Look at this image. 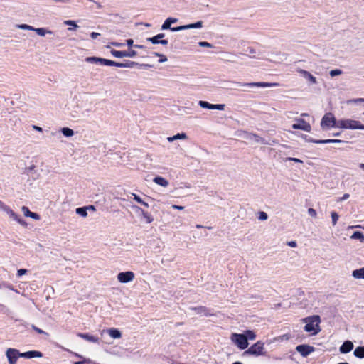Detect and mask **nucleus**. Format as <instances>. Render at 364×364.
Masks as SVG:
<instances>
[{
	"instance_id": "obj_1",
	"label": "nucleus",
	"mask_w": 364,
	"mask_h": 364,
	"mask_svg": "<svg viewBox=\"0 0 364 364\" xmlns=\"http://www.w3.org/2000/svg\"><path fill=\"white\" fill-rule=\"evenodd\" d=\"M302 322L306 324L304 328V331L309 333L311 336H315L320 332L321 328L319 324L321 323V318L319 316L314 315L304 318H302Z\"/></svg>"
},
{
	"instance_id": "obj_2",
	"label": "nucleus",
	"mask_w": 364,
	"mask_h": 364,
	"mask_svg": "<svg viewBox=\"0 0 364 364\" xmlns=\"http://www.w3.org/2000/svg\"><path fill=\"white\" fill-rule=\"evenodd\" d=\"M337 127L345 129H363L364 130V124H362L359 121L345 119H341L337 122Z\"/></svg>"
},
{
	"instance_id": "obj_3",
	"label": "nucleus",
	"mask_w": 364,
	"mask_h": 364,
	"mask_svg": "<svg viewBox=\"0 0 364 364\" xmlns=\"http://www.w3.org/2000/svg\"><path fill=\"white\" fill-rule=\"evenodd\" d=\"M244 355H251L254 356L265 355L264 343L262 341H257L246 350Z\"/></svg>"
},
{
	"instance_id": "obj_4",
	"label": "nucleus",
	"mask_w": 364,
	"mask_h": 364,
	"mask_svg": "<svg viewBox=\"0 0 364 364\" xmlns=\"http://www.w3.org/2000/svg\"><path fill=\"white\" fill-rule=\"evenodd\" d=\"M337 122L333 113L328 112L321 119V127L323 130H328L332 127H337Z\"/></svg>"
},
{
	"instance_id": "obj_5",
	"label": "nucleus",
	"mask_w": 364,
	"mask_h": 364,
	"mask_svg": "<svg viewBox=\"0 0 364 364\" xmlns=\"http://www.w3.org/2000/svg\"><path fill=\"white\" fill-rule=\"evenodd\" d=\"M230 339L241 350H245L248 347V341H247V338L243 333H233Z\"/></svg>"
},
{
	"instance_id": "obj_6",
	"label": "nucleus",
	"mask_w": 364,
	"mask_h": 364,
	"mask_svg": "<svg viewBox=\"0 0 364 364\" xmlns=\"http://www.w3.org/2000/svg\"><path fill=\"white\" fill-rule=\"evenodd\" d=\"M16 27L21 30L35 31L40 36H45L46 34H53V32L46 28H34L28 24H16Z\"/></svg>"
},
{
	"instance_id": "obj_7",
	"label": "nucleus",
	"mask_w": 364,
	"mask_h": 364,
	"mask_svg": "<svg viewBox=\"0 0 364 364\" xmlns=\"http://www.w3.org/2000/svg\"><path fill=\"white\" fill-rule=\"evenodd\" d=\"M6 356L9 364H16L18 358L21 357V353L16 348H8L6 351Z\"/></svg>"
},
{
	"instance_id": "obj_8",
	"label": "nucleus",
	"mask_w": 364,
	"mask_h": 364,
	"mask_svg": "<svg viewBox=\"0 0 364 364\" xmlns=\"http://www.w3.org/2000/svg\"><path fill=\"white\" fill-rule=\"evenodd\" d=\"M237 85L243 87H277L279 85L278 83L276 82H246V83H241V82H236Z\"/></svg>"
},
{
	"instance_id": "obj_9",
	"label": "nucleus",
	"mask_w": 364,
	"mask_h": 364,
	"mask_svg": "<svg viewBox=\"0 0 364 364\" xmlns=\"http://www.w3.org/2000/svg\"><path fill=\"white\" fill-rule=\"evenodd\" d=\"M134 273L131 271L119 272L117 274V279L121 283H128L134 279Z\"/></svg>"
},
{
	"instance_id": "obj_10",
	"label": "nucleus",
	"mask_w": 364,
	"mask_h": 364,
	"mask_svg": "<svg viewBox=\"0 0 364 364\" xmlns=\"http://www.w3.org/2000/svg\"><path fill=\"white\" fill-rule=\"evenodd\" d=\"M111 54L115 57V58H134L136 55V52L134 50H129L127 51H121V50H112Z\"/></svg>"
},
{
	"instance_id": "obj_11",
	"label": "nucleus",
	"mask_w": 364,
	"mask_h": 364,
	"mask_svg": "<svg viewBox=\"0 0 364 364\" xmlns=\"http://www.w3.org/2000/svg\"><path fill=\"white\" fill-rule=\"evenodd\" d=\"M203 21H199L194 23L180 26L178 27H172L171 28V31L176 32V31H183V30H187V29H191V28H201L203 27Z\"/></svg>"
},
{
	"instance_id": "obj_12",
	"label": "nucleus",
	"mask_w": 364,
	"mask_h": 364,
	"mask_svg": "<svg viewBox=\"0 0 364 364\" xmlns=\"http://www.w3.org/2000/svg\"><path fill=\"white\" fill-rule=\"evenodd\" d=\"M297 123L292 124V128L294 129H301L308 132L311 130V127L309 123L306 122L303 119H296Z\"/></svg>"
},
{
	"instance_id": "obj_13",
	"label": "nucleus",
	"mask_w": 364,
	"mask_h": 364,
	"mask_svg": "<svg viewBox=\"0 0 364 364\" xmlns=\"http://www.w3.org/2000/svg\"><path fill=\"white\" fill-rule=\"evenodd\" d=\"M296 350L298 353L301 354L303 357H307L311 353H313L315 350L314 347L309 346V345H299L296 347Z\"/></svg>"
},
{
	"instance_id": "obj_14",
	"label": "nucleus",
	"mask_w": 364,
	"mask_h": 364,
	"mask_svg": "<svg viewBox=\"0 0 364 364\" xmlns=\"http://www.w3.org/2000/svg\"><path fill=\"white\" fill-rule=\"evenodd\" d=\"M198 105L202 108L208 109L224 110L225 107V105L224 104L213 105L203 100H200L198 102Z\"/></svg>"
},
{
	"instance_id": "obj_15",
	"label": "nucleus",
	"mask_w": 364,
	"mask_h": 364,
	"mask_svg": "<svg viewBox=\"0 0 364 364\" xmlns=\"http://www.w3.org/2000/svg\"><path fill=\"white\" fill-rule=\"evenodd\" d=\"M104 333H108L109 336L114 339H118L122 337V333L120 331L114 328L103 329L100 331V334L102 336L104 334Z\"/></svg>"
},
{
	"instance_id": "obj_16",
	"label": "nucleus",
	"mask_w": 364,
	"mask_h": 364,
	"mask_svg": "<svg viewBox=\"0 0 364 364\" xmlns=\"http://www.w3.org/2000/svg\"><path fill=\"white\" fill-rule=\"evenodd\" d=\"M4 211L9 215V216L11 218L16 220L21 225H26V223L23 219H21L16 213H14L9 207L6 208Z\"/></svg>"
},
{
	"instance_id": "obj_17",
	"label": "nucleus",
	"mask_w": 364,
	"mask_h": 364,
	"mask_svg": "<svg viewBox=\"0 0 364 364\" xmlns=\"http://www.w3.org/2000/svg\"><path fill=\"white\" fill-rule=\"evenodd\" d=\"M296 71L301 75H302V76L307 79L311 83L317 84L316 78L314 76H313L309 72L301 68H298Z\"/></svg>"
},
{
	"instance_id": "obj_18",
	"label": "nucleus",
	"mask_w": 364,
	"mask_h": 364,
	"mask_svg": "<svg viewBox=\"0 0 364 364\" xmlns=\"http://www.w3.org/2000/svg\"><path fill=\"white\" fill-rule=\"evenodd\" d=\"M138 65H139L141 67H150V65L148 64L139 65L136 62L129 61V60H127L124 63H118V64H117L118 68H134V67L138 66Z\"/></svg>"
},
{
	"instance_id": "obj_19",
	"label": "nucleus",
	"mask_w": 364,
	"mask_h": 364,
	"mask_svg": "<svg viewBox=\"0 0 364 364\" xmlns=\"http://www.w3.org/2000/svg\"><path fill=\"white\" fill-rule=\"evenodd\" d=\"M43 356V354L40 351L37 350H31L27 351L25 353H21V358L31 359L33 358H41Z\"/></svg>"
},
{
	"instance_id": "obj_20",
	"label": "nucleus",
	"mask_w": 364,
	"mask_h": 364,
	"mask_svg": "<svg viewBox=\"0 0 364 364\" xmlns=\"http://www.w3.org/2000/svg\"><path fill=\"white\" fill-rule=\"evenodd\" d=\"M77 336L91 343H99V338L89 333H78Z\"/></svg>"
},
{
	"instance_id": "obj_21",
	"label": "nucleus",
	"mask_w": 364,
	"mask_h": 364,
	"mask_svg": "<svg viewBox=\"0 0 364 364\" xmlns=\"http://www.w3.org/2000/svg\"><path fill=\"white\" fill-rule=\"evenodd\" d=\"M353 348V344L351 341H345L340 347V352L341 353H348Z\"/></svg>"
},
{
	"instance_id": "obj_22",
	"label": "nucleus",
	"mask_w": 364,
	"mask_h": 364,
	"mask_svg": "<svg viewBox=\"0 0 364 364\" xmlns=\"http://www.w3.org/2000/svg\"><path fill=\"white\" fill-rule=\"evenodd\" d=\"M153 181L156 184L161 186L162 187H167L169 184L168 181L166 178L159 176L154 177Z\"/></svg>"
},
{
	"instance_id": "obj_23",
	"label": "nucleus",
	"mask_w": 364,
	"mask_h": 364,
	"mask_svg": "<svg viewBox=\"0 0 364 364\" xmlns=\"http://www.w3.org/2000/svg\"><path fill=\"white\" fill-rule=\"evenodd\" d=\"M177 21H178L177 18H168L162 24L161 29L162 30H167V29L171 30V28H172V27H171V23H176Z\"/></svg>"
},
{
	"instance_id": "obj_24",
	"label": "nucleus",
	"mask_w": 364,
	"mask_h": 364,
	"mask_svg": "<svg viewBox=\"0 0 364 364\" xmlns=\"http://www.w3.org/2000/svg\"><path fill=\"white\" fill-rule=\"evenodd\" d=\"M188 138L187 134L184 132L182 133H178L177 134L173 136H168L167 138L168 141L173 142L175 140L177 139H186Z\"/></svg>"
},
{
	"instance_id": "obj_25",
	"label": "nucleus",
	"mask_w": 364,
	"mask_h": 364,
	"mask_svg": "<svg viewBox=\"0 0 364 364\" xmlns=\"http://www.w3.org/2000/svg\"><path fill=\"white\" fill-rule=\"evenodd\" d=\"M250 140H252L256 143H260V144H266V141L265 140L262 138L261 136L257 135V134H249V136L248 138Z\"/></svg>"
},
{
	"instance_id": "obj_26",
	"label": "nucleus",
	"mask_w": 364,
	"mask_h": 364,
	"mask_svg": "<svg viewBox=\"0 0 364 364\" xmlns=\"http://www.w3.org/2000/svg\"><path fill=\"white\" fill-rule=\"evenodd\" d=\"M164 33H159L155 36L147 38V41L151 42L153 44H159V40L164 37Z\"/></svg>"
},
{
	"instance_id": "obj_27",
	"label": "nucleus",
	"mask_w": 364,
	"mask_h": 364,
	"mask_svg": "<svg viewBox=\"0 0 364 364\" xmlns=\"http://www.w3.org/2000/svg\"><path fill=\"white\" fill-rule=\"evenodd\" d=\"M352 275L355 279H364V267L353 270Z\"/></svg>"
},
{
	"instance_id": "obj_28",
	"label": "nucleus",
	"mask_w": 364,
	"mask_h": 364,
	"mask_svg": "<svg viewBox=\"0 0 364 364\" xmlns=\"http://www.w3.org/2000/svg\"><path fill=\"white\" fill-rule=\"evenodd\" d=\"M85 60L92 64H102V58L99 57H87Z\"/></svg>"
},
{
	"instance_id": "obj_29",
	"label": "nucleus",
	"mask_w": 364,
	"mask_h": 364,
	"mask_svg": "<svg viewBox=\"0 0 364 364\" xmlns=\"http://www.w3.org/2000/svg\"><path fill=\"white\" fill-rule=\"evenodd\" d=\"M317 142L318 144H341L344 141L341 139H319Z\"/></svg>"
},
{
	"instance_id": "obj_30",
	"label": "nucleus",
	"mask_w": 364,
	"mask_h": 364,
	"mask_svg": "<svg viewBox=\"0 0 364 364\" xmlns=\"http://www.w3.org/2000/svg\"><path fill=\"white\" fill-rule=\"evenodd\" d=\"M354 355L359 358H364V347H357L353 353Z\"/></svg>"
},
{
	"instance_id": "obj_31",
	"label": "nucleus",
	"mask_w": 364,
	"mask_h": 364,
	"mask_svg": "<svg viewBox=\"0 0 364 364\" xmlns=\"http://www.w3.org/2000/svg\"><path fill=\"white\" fill-rule=\"evenodd\" d=\"M191 309L195 311L197 314L208 315V310L203 306L193 307Z\"/></svg>"
},
{
	"instance_id": "obj_32",
	"label": "nucleus",
	"mask_w": 364,
	"mask_h": 364,
	"mask_svg": "<svg viewBox=\"0 0 364 364\" xmlns=\"http://www.w3.org/2000/svg\"><path fill=\"white\" fill-rule=\"evenodd\" d=\"M351 239L358 240L361 242H364V234L361 232L356 231L350 236Z\"/></svg>"
},
{
	"instance_id": "obj_33",
	"label": "nucleus",
	"mask_w": 364,
	"mask_h": 364,
	"mask_svg": "<svg viewBox=\"0 0 364 364\" xmlns=\"http://www.w3.org/2000/svg\"><path fill=\"white\" fill-rule=\"evenodd\" d=\"M60 132L66 137H70V136H72L74 135L73 130L71 129L70 128H68V127H63V128H62L60 129Z\"/></svg>"
},
{
	"instance_id": "obj_34",
	"label": "nucleus",
	"mask_w": 364,
	"mask_h": 364,
	"mask_svg": "<svg viewBox=\"0 0 364 364\" xmlns=\"http://www.w3.org/2000/svg\"><path fill=\"white\" fill-rule=\"evenodd\" d=\"M132 196H133V198L134 200H136L137 203L141 204L142 205L148 208L149 204L146 201H144L140 196L135 193H132Z\"/></svg>"
},
{
	"instance_id": "obj_35",
	"label": "nucleus",
	"mask_w": 364,
	"mask_h": 364,
	"mask_svg": "<svg viewBox=\"0 0 364 364\" xmlns=\"http://www.w3.org/2000/svg\"><path fill=\"white\" fill-rule=\"evenodd\" d=\"M117 64H118L117 62H115V61H113L111 60H108V59L102 58V64H101L102 65L117 67Z\"/></svg>"
},
{
	"instance_id": "obj_36",
	"label": "nucleus",
	"mask_w": 364,
	"mask_h": 364,
	"mask_svg": "<svg viewBox=\"0 0 364 364\" xmlns=\"http://www.w3.org/2000/svg\"><path fill=\"white\" fill-rule=\"evenodd\" d=\"M244 334L247 338V341H248V340L253 341L256 338L255 333L251 330H247Z\"/></svg>"
},
{
	"instance_id": "obj_37",
	"label": "nucleus",
	"mask_w": 364,
	"mask_h": 364,
	"mask_svg": "<svg viewBox=\"0 0 364 364\" xmlns=\"http://www.w3.org/2000/svg\"><path fill=\"white\" fill-rule=\"evenodd\" d=\"M75 212L81 217L85 218L87 216V211L85 207L76 208Z\"/></svg>"
},
{
	"instance_id": "obj_38",
	"label": "nucleus",
	"mask_w": 364,
	"mask_h": 364,
	"mask_svg": "<svg viewBox=\"0 0 364 364\" xmlns=\"http://www.w3.org/2000/svg\"><path fill=\"white\" fill-rule=\"evenodd\" d=\"M141 216L143 217V218H144L146 220V222L147 223H151L153 222L154 220V218L151 215L150 213H149L148 212L145 211L142 215Z\"/></svg>"
},
{
	"instance_id": "obj_39",
	"label": "nucleus",
	"mask_w": 364,
	"mask_h": 364,
	"mask_svg": "<svg viewBox=\"0 0 364 364\" xmlns=\"http://www.w3.org/2000/svg\"><path fill=\"white\" fill-rule=\"evenodd\" d=\"M64 23L68 26L73 25V27L68 28L69 31H74L76 28L78 27V26L76 24V23L74 21L67 20V21H64Z\"/></svg>"
},
{
	"instance_id": "obj_40",
	"label": "nucleus",
	"mask_w": 364,
	"mask_h": 364,
	"mask_svg": "<svg viewBox=\"0 0 364 364\" xmlns=\"http://www.w3.org/2000/svg\"><path fill=\"white\" fill-rule=\"evenodd\" d=\"M331 219H332V225L334 226V225H336V223L338 222V220L339 218V215L335 211L331 212Z\"/></svg>"
},
{
	"instance_id": "obj_41",
	"label": "nucleus",
	"mask_w": 364,
	"mask_h": 364,
	"mask_svg": "<svg viewBox=\"0 0 364 364\" xmlns=\"http://www.w3.org/2000/svg\"><path fill=\"white\" fill-rule=\"evenodd\" d=\"M360 102H364V98H356V99H351L348 100L347 101V103L349 104H358Z\"/></svg>"
},
{
	"instance_id": "obj_42",
	"label": "nucleus",
	"mask_w": 364,
	"mask_h": 364,
	"mask_svg": "<svg viewBox=\"0 0 364 364\" xmlns=\"http://www.w3.org/2000/svg\"><path fill=\"white\" fill-rule=\"evenodd\" d=\"M343 73V71L340 69H335L330 71L329 74L331 77H335L340 75Z\"/></svg>"
},
{
	"instance_id": "obj_43",
	"label": "nucleus",
	"mask_w": 364,
	"mask_h": 364,
	"mask_svg": "<svg viewBox=\"0 0 364 364\" xmlns=\"http://www.w3.org/2000/svg\"><path fill=\"white\" fill-rule=\"evenodd\" d=\"M154 55L155 56H158V57H160V58H161L159 59V63H164V62H166V61H167V60H168V59H167V58H166L165 55H162V54H160V53H159L154 52Z\"/></svg>"
},
{
	"instance_id": "obj_44",
	"label": "nucleus",
	"mask_w": 364,
	"mask_h": 364,
	"mask_svg": "<svg viewBox=\"0 0 364 364\" xmlns=\"http://www.w3.org/2000/svg\"><path fill=\"white\" fill-rule=\"evenodd\" d=\"M267 218H268V215L265 212L260 211L259 213V216H258V219L259 220H266Z\"/></svg>"
},
{
	"instance_id": "obj_45",
	"label": "nucleus",
	"mask_w": 364,
	"mask_h": 364,
	"mask_svg": "<svg viewBox=\"0 0 364 364\" xmlns=\"http://www.w3.org/2000/svg\"><path fill=\"white\" fill-rule=\"evenodd\" d=\"M21 210L26 217H30L31 211L29 210L28 207L23 206Z\"/></svg>"
},
{
	"instance_id": "obj_46",
	"label": "nucleus",
	"mask_w": 364,
	"mask_h": 364,
	"mask_svg": "<svg viewBox=\"0 0 364 364\" xmlns=\"http://www.w3.org/2000/svg\"><path fill=\"white\" fill-rule=\"evenodd\" d=\"M132 208L135 210L136 213L139 215H142L145 211L137 205H132Z\"/></svg>"
},
{
	"instance_id": "obj_47",
	"label": "nucleus",
	"mask_w": 364,
	"mask_h": 364,
	"mask_svg": "<svg viewBox=\"0 0 364 364\" xmlns=\"http://www.w3.org/2000/svg\"><path fill=\"white\" fill-rule=\"evenodd\" d=\"M198 45L200 47L213 48V45L212 44H210L208 42H205V41H200V42L198 43Z\"/></svg>"
},
{
	"instance_id": "obj_48",
	"label": "nucleus",
	"mask_w": 364,
	"mask_h": 364,
	"mask_svg": "<svg viewBox=\"0 0 364 364\" xmlns=\"http://www.w3.org/2000/svg\"><path fill=\"white\" fill-rule=\"evenodd\" d=\"M308 213L309 215L314 218H316L317 215L316 211L312 208L308 209Z\"/></svg>"
},
{
	"instance_id": "obj_49",
	"label": "nucleus",
	"mask_w": 364,
	"mask_h": 364,
	"mask_svg": "<svg viewBox=\"0 0 364 364\" xmlns=\"http://www.w3.org/2000/svg\"><path fill=\"white\" fill-rule=\"evenodd\" d=\"M32 328H33L36 332H37V333H39V334H46V333L44 331H43L42 329H41V328H39L36 327V326H34V325H32Z\"/></svg>"
},
{
	"instance_id": "obj_50",
	"label": "nucleus",
	"mask_w": 364,
	"mask_h": 364,
	"mask_svg": "<svg viewBox=\"0 0 364 364\" xmlns=\"http://www.w3.org/2000/svg\"><path fill=\"white\" fill-rule=\"evenodd\" d=\"M304 139L306 141H309V142H313V143H316V144H318V140H316V139H313L312 138H311L310 136H307V135H305L304 136Z\"/></svg>"
},
{
	"instance_id": "obj_51",
	"label": "nucleus",
	"mask_w": 364,
	"mask_h": 364,
	"mask_svg": "<svg viewBox=\"0 0 364 364\" xmlns=\"http://www.w3.org/2000/svg\"><path fill=\"white\" fill-rule=\"evenodd\" d=\"M350 197L348 193H345L342 197L337 199V202H341L347 200Z\"/></svg>"
},
{
	"instance_id": "obj_52",
	"label": "nucleus",
	"mask_w": 364,
	"mask_h": 364,
	"mask_svg": "<svg viewBox=\"0 0 364 364\" xmlns=\"http://www.w3.org/2000/svg\"><path fill=\"white\" fill-rule=\"evenodd\" d=\"M287 161H294V162H296V163H303V161L299 159H297V158H293V157H288L286 159Z\"/></svg>"
},
{
	"instance_id": "obj_53",
	"label": "nucleus",
	"mask_w": 364,
	"mask_h": 364,
	"mask_svg": "<svg viewBox=\"0 0 364 364\" xmlns=\"http://www.w3.org/2000/svg\"><path fill=\"white\" fill-rule=\"evenodd\" d=\"M27 272V270L25 269H20L17 271V276L18 277H21L22 275L26 274Z\"/></svg>"
},
{
	"instance_id": "obj_54",
	"label": "nucleus",
	"mask_w": 364,
	"mask_h": 364,
	"mask_svg": "<svg viewBox=\"0 0 364 364\" xmlns=\"http://www.w3.org/2000/svg\"><path fill=\"white\" fill-rule=\"evenodd\" d=\"M3 286H4V287H6L10 290L14 291L13 286L10 284H8L6 282H3Z\"/></svg>"
},
{
	"instance_id": "obj_55",
	"label": "nucleus",
	"mask_w": 364,
	"mask_h": 364,
	"mask_svg": "<svg viewBox=\"0 0 364 364\" xmlns=\"http://www.w3.org/2000/svg\"><path fill=\"white\" fill-rule=\"evenodd\" d=\"M30 218H31L33 219H35V220H39L40 219L39 215L36 213H33V212H31Z\"/></svg>"
},
{
	"instance_id": "obj_56",
	"label": "nucleus",
	"mask_w": 364,
	"mask_h": 364,
	"mask_svg": "<svg viewBox=\"0 0 364 364\" xmlns=\"http://www.w3.org/2000/svg\"><path fill=\"white\" fill-rule=\"evenodd\" d=\"M99 36H100V34L99 33H96V32H92L90 33V37L92 38V39H95L97 38Z\"/></svg>"
},
{
	"instance_id": "obj_57",
	"label": "nucleus",
	"mask_w": 364,
	"mask_h": 364,
	"mask_svg": "<svg viewBox=\"0 0 364 364\" xmlns=\"http://www.w3.org/2000/svg\"><path fill=\"white\" fill-rule=\"evenodd\" d=\"M126 43H127V45L129 46V47H132V46H134V41L132 39H127L126 41Z\"/></svg>"
},
{
	"instance_id": "obj_58",
	"label": "nucleus",
	"mask_w": 364,
	"mask_h": 364,
	"mask_svg": "<svg viewBox=\"0 0 364 364\" xmlns=\"http://www.w3.org/2000/svg\"><path fill=\"white\" fill-rule=\"evenodd\" d=\"M85 208H86L87 211V210H92V211H95L96 209H95V207L94 205H87V206H85Z\"/></svg>"
},
{
	"instance_id": "obj_59",
	"label": "nucleus",
	"mask_w": 364,
	"mask_h": 364,
	"mask_svg": "<svg viewBox=\"0 0 364 364\" xmlns=\"http://www.w3.org/2000/svg\"><path fill=\"white\" fill-rule=\"evenodd\" d=\"M171 208L173 209L179 210H182L184 209L183 206H181V205H173L171 206Z\"/></svg>"
},
{
	"instance_id": "obj_60",
	"label": "nucleus",
	"mask_w": 364,
	"mask_h": 364,
	"mask_svg": "<svg viewBox=\"0 0 364 364\" xmlns=\"http://www.w3.org/2000/svg\"><path fill=\"white\" fill-rule=\"evenodd\" d=\"M9 206L5 205L2 201L0 200V208L2 209L4 211Z\"/></svg>"
},
{
	"instance_id": "obj_61",
	"label": "nucleus",
	"mask_w": 364,
	"mask_h": 364,
	"mask_svg": "<svg viewBox=\"0 0 364 364\" xmlns=\"http://www.w3.org/2000/svg\"><path fill=\"white\" fill-rule=\"evenodd\" d=\"M159 44H161L163 46H166L168 44V41L167 40H165V39H161L159 40Z\"/></svg>"
},
{
	"instance_id": "obj_62",
	"label": "nucleus",
	"mask_w": 364,
	"mask_h": 364,
	"mask_svg": "<svg viewBox=\"0 0 364 364\" xmlns=\"http://www.w3.org/2000/svg\"><path fill=\"white\" fill-rule=\"evenodd\" d=\"M111 44L116 47H122L124 46L123 43H117V42H112V43H111Z\"/></svg>"
},
{
	"instance_id": "obj_63",
	"label": "nucleus",
	"mask_w": 364,
	"mask_h": 364,
	"mask_svg": "<svg viewBox=\"0 0 364 364\" xmlns=\"http://www.w3.org/2000/svg\"><path fill=\"white\" fill-rule=\"evenodd\" d=\"M288 245L291 247H296V242L295 241H290L288 242Z\"/></svg>"
},
{
	"instance_id": "obj_64",
	"label": "nucleus",
	"mask_w": 364,
	"mask_h": 364,
	"mask_svg": "<svg viewBox=\"0 0 364 364\" xmlns=\"http://www.w3.org/2000/svg\"><path fill=\"white\" fill-rule=\"evenodd\" d=\"M33 129L38 131V132H42L43 129L41 127H38V126H36V125H33Z\"/></svg>"
}]
</instances>
